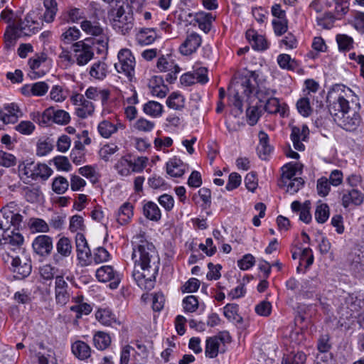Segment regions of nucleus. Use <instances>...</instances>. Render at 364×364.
Returning <instances> with one entry per match:
<instances>
[{
    "mask_svg": "<svg viewBox=\"0 0 364 364\" xmlns=\"http://www.w3.org/2000/svg\"><path fill=\"white\" fill-rule=\"evenodd\" d=\"M117 130V129L114 124L106 120L102 121L98 125L99 133L104 138H109Z\"/></svg>",
    "mask_w": 364,
    "mask_h": 364,
    "instance_id": "44",
    "label": "nucleus"
},
{
    "mask_svg": "<svg viewBox=\"0 0 364 364\" xmlns=\"http://www.w3.org/2000/svg\"><path fill=\"white\" fill-rule=\"evenodd\" d=\"M255 263V257L251 254L245 255L241 259L237 261V265L242 270L249 269Z\"/></svg>",
    "mask_w": 364,
    "mask_h": 364,
    "instance_id": "57",
    "label": "nucleus"
},
{
    "mask_svg": "<svg viewBox=\"0 0 364 364\" xmlns=\"http://www.w3.org/2000/svg\"><path fill=\"white\" fill-rule=\"evenodd\" d=\"M83 296H77L75 298L76 304L70 307V310L76 313V319L80 318L83 315H88L92 311V307L90 304L85 303Z\"/></svg>",
    "mask_w": 364,
    "mask_h": 364,
    "instance_id": "21",
    "label": "nucleus"
},
{
    "mask_svg": "<svg viewBox=\"0 0 364 364\" xmlns=\"http://www.w3.org/2000/svg\"><path fill=\"white\" fill-rule=\"evenodd\" d=\"M32 246L36 254L43 257H46L52 252L53 240L48 235H41L34 239Z\"/></svg>",
    "mask_w": 364,
    "mask_h": 364,
    "instance_id": "11",
    "label": "nucleus"
},
{
    "mask_svg": "<svg viewBox=\"0 0 364 364\" xmlns=\"http://www.w3.org/2000/svg\"><path fill=\"white\" fill-rule=\"evenodd\" d=\"M73 47L77 65H85L93 58V50L88 43L78 41L73 44Z\"/></svg>",
    "mask_w": 364,
    "mask_h": 364,
    "instance_id": "10",
    "label": "nucleus"
},
{
    "mask_svg": "<svg viewBox=\"0 0 364 364\" xmlns=\"http://www.w3.org/2000/svg\"><path fill=\"white\" fill-rule=\"evenodd\" d=\"M96 319L105 326H112L117 322L115 316L107 309H99L95 314Z\"/></svg>",
    "mask_w": 364,
    "mask_h": 364,
    "instance_id": "28",
    "label": "nucleus"
},
{
    "mask_svg": "<svg viewBox=\"0 0 364 364\" xmlns=\"http://www.w3.org/2000/svg\"><path fill=\"white\" fill-rule=\"evenodd\" d=\"M223 341V338L220 336L208 337L205 342V356L210 358H215L219 353H224L225 350L220 348Z\"/></svg>",
    "mask_w": 364,
    "mask_h": 364,
    "instance_id": "16",
    "label": "nucleus"
},
{
    "mask_svg": "<svg viewBox=\"0 0 364 364\" xmlns=\"http://www.w3.org/2000/svg\"><path fill=\"white\" fill-rule=\"evenodd\" d=\"M264 109L269 114L279 113L282 117L284 116L285 108L279 104L278 98L273 97L265 101Z\"/></svg>",
    "mask_w": 364,
    "mask_h": 364,
    "instance_id": "32",
    "label": "nucleus"
},
{
    "mask_svg": "<svg viewBox=\"0 0 364 364\" xmlns=\"http://www.w3.org/2000/svg\"><path fill=\"white\" fill-rule=\"evenodd\" d=\"M143 214L147 219L152 221H159L161 217L159 208L152 201H148L144 203Z\"/></svg>",
    "mask_w": 364,
    "mask_h": 364,
    "instance_id": "23",
    "label": "nucleus"
},
{
    "mask_svg": "<svg viewBox=\"0 0 364 364\" xmlns=\"http://www.w3.org/2000/svg\"><path fill=\"white\" fill-rule=\"evenodd\" d=\"M68 284L64 280L63 277H55V299L58 304L65 305L69 300L70 294L68 292Z\"/></svg>",
    "mask_w": 364,
    "mask_h": 364,
    "instance_id": "17",
    "label": "nucleus"
},
{
    "mask_svg": "<svg viewBox=\"0 0 364 364\" xmlns=\"http://www.w3.org/2000/svg\"><path fill=\"white\" fill-rule=\"evenodd\" d=\"M75 245L77 257L82 267L88 266L90 264L91 250L88 246L85 235L78 232L75 236Z\"/></svg>",
    "mask_w": 364,
    "mask_h": 364,
    "instance_id": "8",
    "label": "nucleus"
},
{
    "mask_svg": "<svg viewBox=\"0 0 364 364\" xmlns=\"http://www.w3.org/2000/svg\"><path fill=\"white\" fill-rule=\"evenodd\" d=\"M315 364H333L332 354L329 351L319 352L316 356Z\"/></svg>",
    "mask_w": 364,
    "mask_h": 364,
    "instance_id": "64",
    "label": "nucleus"
},
{
    "mask_svg": "<svg viewBox=\"0 0 364 364\" xmlns=\"http://www.w3.org/2000/svg\"><path fill=\"white\" fill-rule=\"evenodd\" d=\"M304 181L302 178H294L293 179L288 180L287 183H283L284 186L287 187V192L291 194L296 193L304 185Z\"/></svg>",
    "mask_w": 364,
    "mask_h": 364,
    "instance_id": "49",
    "label": "nucleus"
},
{
    "mask_svg": "<svg viewBox=\"0 0 364 364\" xmlns=\"http://www.w3.org/2000/svg\"><path fill=\"white\" fill-rule=\"evenodd\" d=\"M69 187L68 181L63 176H58L53 179L52 190L57 194H63Z\"/></svg>",
    "mask_w": 364,
    "mask_h": 364,
    "instance_id": "40",
    "label": "nucleus"
},
{
    "mask_svg": "<svg viewBox=\"0 0 364 364\" xmlns=\"http://www.w3.org/2000/svg\"><path fill=\"white\" fill-rule=\"evenodd\" d=\"M115 168L119 174L123 176H127L130 174V160L125 157H122L120 160L116 164Z\"/></svg>",
    "mask_w": 364,
    "mask_h": 364,
    "instance_id": "48",
    "label": "nucleus"
},
{
    "mask_svg": "<svg viewBox=\"0 0 364 364\" xmlns=\"http://www.w3.org/2000/svg\"><path fill=\"white\" fill-rule=\"evenodd\" d=\"M330 185L331 183H329L328 180L326 178L322 177L319 178L317 181L316 186L318 194L321 197L326 196L331 190Z\"/></svg>",
    "mask_w": 364,
    "mask_h": 364,
    "instance_id": "50",
    "label": "nucleus"
},
{
    "mask_svg": "<svg viewBox=\"0 0 364 364\" xmlns=\"http://www.w3.org/2000/svg\"><path fill=\"white\" fill-rule=\"evenodd\" d=\"M300 165L297 163H289L282 167L283 173L282 175V183H287L288 180L296 178V172L300 168Z\"/></svg>",
    "mask_w": 364,
    "mask_h": 364,
    "instance_id": "31",
    "label": "nucleus"
},
{
    "mask_svg": "<svg viewBox=\"0 0 364 364\" xmlns=\"http://www.w3.org/2000/svg\"><path fill=\"white\" fill-rule=\"evenodd\" d=\"M258 137L259 144L257 148V154L260 159L265 160L272 150L271 146L269 144V136L264 132L260 131Z\"/></svg>",
    "mask_w": 364,
    "mask_h": 364,
    "instance_id": "20",
    "label": "nucleus"
},
{
    "mask_svg": "<svg viewBox=\"0 0 364 364\" xmlns=\"http://www.w3.org/2000/svg\"><path fill=\"white\" fill-rule=\"evenodd\" d=\"M279 65L288 70H294L299 67V63L288 54H280L277 57Z\"/></svg>",
    "mask_w": 364,
    "mask_h": 364,
    "instance_id": "29",
    "label": "nucleus"
},
{
    "mask_svg": "<svg viewBox=\"0 0 364 364\" xmlns=\"http://www.w3.org/2000/svg\"><path fill=\"white\" fill-rule=\"evenodd\" d=\"M320 284V279L316 277L303 279L299 291V296L304 299L312 298Z\"/></svg>",
    "mask_w": 364,
    "mask_h": 364,
    "instance_id": "15",
    "label": "nucleus"
},
{
    "mask_svg": "<svg viewBox=\"0 0 364 364\" xmlns=\"http://www.w3.org/2000/svg\"><path fill=\"white\" fill-rule=\"evenodd\" d=\"M48 85L45 82L33 83L31 87V92L34 96H43L48 90Z\"/></svg>",
    "mask_w": 364,
    "mask_h": 364,
    "instance_id": "54",
    "label": "nucleus"
},
{
    "mask_svg": "<svg viewBox=\"0 0 364 364\" xmlns=\"http://www.w3.org/2000/svg\"><path fill=\"white\" fill-rule=\"evenodd\" d=\"M143 110L146 114L157 117L161 115L163 106L157 102L149 101L144 105Z\"/></svg>",
    "mask_w": 364,
    "mask_h": 364,
    "instance_id": "37",
    "label": "nucleus"
},
{
    "mask_svg": "<svg viewBox=\"0 0 364 364\" xmlns=\"http://www.w3.org/2000/svg\"><path fill=\"white\" fill-rule=\"evenodd\" d=\"M118 63H114V68L119 73H124L129 81L134 76L135 58L129 49H122L118 53Z\"/></svg>",
    "mask_w": 364,
    "mask_h": 364,
    "instance_id": "4",
    "label": "nucleus"
},
{
    "mask_svg": "<svg viewBox=\"0 0 364 364\" xmlns=\"http://www.w3.org/2000/svg\"><path fill=\"white\" fill-rule=\"evenodd\" d=\"M70 156L72 161L76 165H80L85 161V151L83 150L73 149Z\"/></svg>",
    "mask_w": 364,
    "mask_h": 364,
    "instance_id": "63",
    "label": "nucleus"
},
{
    "mask_svg": "<svg viewBox=\"0 0 364 364\" xmlns=\"http://www.w3.org/2000/svg\"><path fill=\"white\" fill-rule=\"evenodd\" d=\"M342 205L347 208L350 205H360L364 200V194L360 191L353 188L343 193L342 196Z\"/></svg>",
    "mask_w": 364,
    "mask_h": 364,
    "instance_id": "18",
    "label": "nucleus"
},
{
    "mask_svg": "<svg viewBox=\"0 0 364 364\" xmlns=\"http://www.w3.org/2000/svg\"><path fill=\"white\" fill-rule=\"evenodd\" d=\"M31 228L37 232H46L48 231V224L42 219L34 218L31 220Z\"/></svg>",
    "mask_w": 364,
    "mask_h": 364,
    "instance_id": "62",
    "label": "nucleus"
},
{
    "mask_svg": "<svg viewBox=\"0 0 364 364\" xmlns=\"http://www.w3.org/2000/svg\"><path fill=\"white\" fill-rule=\"evenodd\" d=\"M154 127V122L144 118H139L134 124V128L140 132H151Z\"/></svg>",
    "mask_w": 364,
    "mask_h": 364,
    "instance_id": "52",
    "label": "nucleus"
},
{
    "mask_svg": "<svg viewBox=\"0 0 364 364\" xmlns=\"http://www.w3.org/2000/svg\"><path fill=\"white\" fill-rule=\"evenodd\" d=\"M247 122L250 126L255 125L260 117V112L257 107H250L246 111Z\"/></svg>",
    "mask_w": 364,
    "mask_h": 364,
    "instance_id": "51",
    "label": "nucleus"
},
{
    "mask_svg": "<svg viewBox=\"0 0 364 364\" xmlns=\"http://www.w3.org/2000/svg\"><path fill=\"white\" fill-rule=\"evenodd\" d=\"M202 38L196 33L188 35L186 40L179 47V51L183 55H190L196 52L200 46Z\"/></svg>",
    "mask_w": 364,
    "mask_h": 364,
    "instance_id": "12",
    "label": "nucleus"
},
{
    "mask_svg": "<svg viewBox=\"0 0 364 364\" xmlns=\"http://www.w3.org/2000/svg\"><path fill=\"white\" fill-rule=\"evenodd\" d=\"M16 164V159L13 154L0 151V165L9 168L14 166Z\"/></svg>",
    "mask_w": 364,
    "mask_h": 364,
    "instance_id": "56",
    "label": "nucleus"
},
{
    "mask_svg": "<svg viewBox=\"0 0 364 364\" xmlns=\"http://www.w3.org/2000/svg\"><path fill=\"white\" fill-rule=\"evenodd\" d=\"M348 101L341 95H339L336 102L329 106V112L334 117V121L337 122L341 118L348 114L349 111Z\"/></svg>",
    "mask_w": 364,
    "mask_h": 364,
    "instance_id": "13",
    "label": "nucleus"
},
{
    "mask_svg": "<svg viewBox=\"0 0 364 364\" xmlns=\"http://www.w3.org/2000/svg\"><path fill=\"white\" fill-rule=\"evenodd\" d=\"M72 243L68 237H63L60 238L56 244V250L58 254L64 257L70 255L72 252Z\"/></svg>",
    "mask_w": 364,
    "mask_h": 364,
    "instance_id": "34",
    "label": "nucleus"
},
{
    "mask_svg": "<svg viewBox=\"0 0 364 364\" xmlns=\"http://www.w3.org/2000/svg\"><path fill=\"white\" fill-rule=\"evenodd\" d=\"M306 360V356L303 352H291L283 358L282 364H304Z\"/></svg>",
    "mask_w": 364,
    "mask_h": 364,
    "instance_id": "36",
    "label": "nucleus"
},
{
    "mask_svg": "<svg viewBox=\"0 0 364 364\" xmlns=\"http://www.w3.org/2000/svg\"><path fill=\"white\" fill-rule=\"evenodd\" d=\"M246 38L255 50H264L268 48L267 42L264 36L258 35L254 30L247 31Z\"/></svg>",
    "mask_w": 364,
    "mask_h": 364,
    "instance_id": "19",
    "label": "nucleus"
},
{
    "mask_svg": "<svg viewBox=\"0 0 364 364\" xmlns=\"http://www.w3.org/2000/svg\"><path fill=\"white\" fill-rule=\"evenodd\" d=\"M96 277L101 282H110L109 286L112 289H117L121 282V274L109 265H105L97 269Z\"/></svg>",
    "mask_w": 364,
    "mask_h": 364,
    "instance_id": "7",
    "label": "nucleus"
},
{
    "mask_svg": "<svg viewBox=\"0 0 364 364\" xmlns=\"http://www.w3.org/2000/svg\"><path fill=\"white\" fill-rule=\"evenodd\" d=\"M99 38H95L92 41V43L93 45H97V53H102L104 51H107L108 48V38L102 33L100 36H98Z\"/></svg>",
    "mask_w": 364,
    "mask_h": 364,
    "instance_id": "60",
    "label": "nucleus"
},
{
    "mask_svg": "<svg viewBox=\"0 0 364 364\" xmlns=\"http://www.w3.org/2000/svg\"><path fill=\"white\" fill-rule=\"evenodd\" d=\"M72 351L80 360L89 358L91 352L90 346L81 341H76L73 344Z\"/></svg>",
    "mask_w": 364,
    "mask_h": 364,
    "instance_id": "27",
    "label": "nucleus"
},
{
    "mask_svg": "<svg viewBox=\"0 0 364 364\" xmlns=\"http://www.w3.org/2000/svg\"><path fill=\"white\" fill-rule=\"evenodd\" d=\"M53 163L58 170L69 171L72 167L66 156H58L53 159Z\"/></svg>",
    "mask_w": 364,
    "mask_h": 364,
    "instance_id": "53",
    "label": "nucleus"
},
{
    "mask_svg": "<svg viewBox=\"0 0 364 364\" xmlns=\"http://www.w3.org/2000/svg\"><path fill=\"white\" fill-rule=\"evenodd\" d=\"M90 74L96 79L102 80L107 75V65L101 62L94 63L90 68Z\"/></svg>",
    "mask_w": 364,
    "mask_h": 364,
    "instance_id": "43",
    "label": "nucleus"
},
{
    "mask_svg": "<svg viewBox=\"0 0 364 364\" xmlns=\"http://www.w3.org/2000/svg\"><path fill=\"white\" fill-rule=\"evenodd\" d=\"M94 105L92 102L85 99V102L75 109V114L77 117L85 119L94 112Z\"/></svg>",
    "mask_w": 364,
    "mask_h": 364,
    "instance_id": "41",
    "label": "nucleus"
},
{
    "mask_svg": "<svg viewBox=\"0 0 364 364\" xmlns=\"http://www.w3.org/2000/svg\"><path fill=\"white\" fill-rule=\"evenodd\" d=\"M15 129L25 135L31 134L35 129V125L30 121H22L15 127Z\"/></svg>",
    "mask_w": 364,
    "mask_h": 364,
    "instance_id": "55",
    "label": "nucleus"
},
{
    "mask_svg": "<svg viewBox=\"0 0 364 364\" xmlns=\"http://www.w3.org/2000/svg\"><path fill=\"white\" fill-rule=\"evenodd\" d=\"M12 271L17 274V279H23L27 277L31 272L32 266L30 258L23 254L20 256H11Z\"/></svg>",
    "mask_w": 364,
    "mask_h": 364,
    "instance_id": "9",
    "label": "nucleus"
},
{
    "mask_svg": "<svg viewBox=\"0 0 364 364\" xmlns=\"http://www.w3.org/2000/svg\"><path fill=\"white\" fill-rule=\"evenodd\" d=\"M24 23L25 22H21V19H20L13 26H10L6 29L4 34L6 43H12L20 38L21 34L30 36L40 30L39 26H34L31 28V25L23 26Z\"/></svg>",
    "mask_w": 364,
    "mask_h": 364,
    "instance_id": "5",
    "label": "nucleus"
},
{
    "mask_svg": "<svg viewBox=\"0 0 364 364\" xmlns=\"http://www.w3.org/2000/svg\"><path fill=\"white\" fill-rule=\"evenodd\" d=\"M183 305L185 312H195L198 308V299L193 295L188 296L183 299Z\"/></svg>",
    "mask_w": 364,
    "mask_h": 364,
    "instance_id": "46",
    "label": "nucleus"
},
{
    "mask_svg": "<svg viewBox=\"0 0 364 364\" xmlns=\"http://www.w3.org/2000/svg\"><path fill=\"white\" fill-rule=\"evenodd\" d=\"M156 38L154 28H143L136 35V40L141 45H149L152 43Z\"/></svg>",
    "mask_w": 364,
    "mask_h": 364,
    "instance_id": "26",
    "label": "nucleus"
},
{
    "mask_svg": "<svg viewBox=\"0 0 364 364\" xmlns=\"http://www.w3.org/2000/svg\"><path fill=\"white\" fill-rule=\"evenodd\" d=\"M132 258L135 264L132 273L134 279L140 288L151 289L159 270V259L154 246L147 241H141L136 248H133Z\"/></svg>",
    "mask_w": 364,
    "mask_h": 364,
    "instance_id": "1",
    "label": "nucleus"
},
{
    "mask_svg": "<svg viewBox=\"0 0 364 364\" xmlns=\"http://www.w3.org/2000/svg\"><path fill=\"white\" fill-rule=\"evenodd\" d=\"M330 210L326 203L318 205L315 211V219L318 223H324L329 218Z\"/></svg>",
    "mask_w": 364,
    "mask_h": 364,
    "instance_id": "42",
    "label": "nucleus"
},
{
    "mask_svg": "<svg viewBox=\"0 0 364 364\" xmlns=\"http://www.w3.org/2000/svg\"><path fill=\"white\" fill-rule=\"evenodd\" d=\"M336 39L340 51H348L353 48V39L346 34H338Z\"/></svg>",
    "mask_w": 364,
    "mask_h": 364,
    "instance_id": "38",
    "label": "nucleus"
},
{
    "mask_svg": "<svg viewBox=\"0 0 364 364\" xmlns=\"http://www.w3.org/2000/svg\"><path fill=\"white\" fill-rule=\"evenodd\" d=\"M277 93V90L270 89L265 86H258V90L256 92V95L260 102H265L267 100L273 98Z\"/></svg>",
    "mask_w": 364,
    "mask_h": 364,
    "instance_id": "45",
    "label": "nucleus"
},
{
    "mask_svg": "<svg viewBox=\"0 0 364 364\" xmlns=\"http://www.w3.org/2000/svg\"><path fill=\"white\" fill-rule=\"evenodd\" d=\"M81 28L87 34L98 36L103 33V28L98 22L85 20L81 23Z\"/></svg>",
    "mask_w": 364,
    "mask_h": 364,
    "instance_id": "30",
    "label": "nucleus"
},
{
    "mask_svg": "<svg viewBox=\"0 0 364 364\" xmlns=\"http://www.w3.org/2000/svg\"><path fill=\"white\" fill-rule=\"evenodd\" d=\"M53 171L46 164H35V175L33 174V180L41 178L43 181L47 180L51 175Z\"/></svg>",
    "mask_w": 364,
    "mask_h": 364,
    "instance_id": "39",
    "label": "nucleus"
},
{
    "mask_svg": "<svg viewBox=\"0 0 364 364\" xmlns=\"http://www.w3.org/2000/svg\"><path fill=\"white\" fill-rule=\"evenodd\" d=\"M80 36V31L75 27H70L61 36L62 40L65 43H70L72 41H76Z\"/></svg>",
    "mask_w": 364,
    "mask_h": 364,
    "instance_id": "47",
    "label": "nucleus"
},
{
    "mask_svg": "<svg viewBox=\"0 0 364 364\" xmlns=\"http://www.w3.org/2000/svg\"><path fill=\"white\" fill-rule=\"evenodd\" d=\"M166 172L172 177H181L184 174L183 164L179 159H172L166 164Z\"/></svg>",
    "mask_w": 364,
    "mask_h": 364,
    "instance_id": "24",
    "label": "nucleus"
},
{
    "mask_svg": "<svg viewBox=\"0 0 364 364\" xmlns=\"http://www.w3.org/2000/svg\"><path fill=\"white\" fill-rule=\"evenodd\" d=\"M287 23V19L273 20L274 31L277 36H280L287 32L288 28Z\"/></svg>",
    "mask_w": 364,
    "mask_h": 364,
    "instance_id": "59",
    "label": "nucleus"
},
{
    "mask_svg": "<svg viewBox=\"0 0 364 364\" xmlns=\"http://www.w3.org/2000/svg\"><path fill=\"white\" fill-rule=\"evenodd\" d=\"M39 117L41 124H46L51 122L58 124H67L70 120L68 112L63 109H56L53 107L45 109Z\"/></svg>",
    "mask_w": 364,
    "mask_h": 364,
    "instance_id": "6",
    "label": "nucleus"
},
{
    "mask_svg": "<svg viewBox=\"0 0 364 364\" xmlns=\"http://www.w3.org/2000/svg\"><path fill=\"white\" fill-rule=\"evenodd\" d=\"M15 207L16 204L11 202L0 210V245H7L8 249L13 250L16 247L20 249L23 243V237L15 232L23 219L21 215L14 213Z\"/></svg>",
    "mask_w": 364,
    "mask_h": 364,
    "instance_id": "2",
    "label": "nucleus"
},
{
    "mask_svg": "<svg viewBox=\"0 0 364 364\" xmlns=\"http://www.w3.org/2000/svg\"><path fill=\"white\" fill-rule=\"evenodd\" d=\"M296 107L299 112L304 117H307L311 113V107L308 98H302L298 100Z\"/></svg>",
    "mask_w": 364,
    "mask_h": 364,
    "instance_id": "61",
    "label": "nucleus"
},
{
    "mask_svg": "<svg viewBox=\"0 0 364 364\" xmlns=\"http://www.w3.org/2000/svg\"><path fill=\"white\" fill-rule=\"evenodd\" d=\"M133 216V206L130 203H124L119 209L117 220L120 225L128 223Z\"/></svg>",
    "mask_w": 364,
    "mask_h": 364,
    "instance_id": "25",
    "label": "nucleus"
},
{
    "mask_svg": "<svg viewBox=\"0 0 364 364\" xmlns=\"http://www.w3.org/2000/svg\"><path fill=\"white\" fill-rule=\"evenodd\" d=\"M113 29L122 35L128 34L134 26V13L126 0H119L108 11Z\"/></svg>",
    "mask_w": 364,
    "mask_h": 364,
    "instance_id": "3",
    "label": "nucleus"
},
{
    "mask_svg": "<svg viewBox=\"0 0 364 364\" xmlns=\"http://www.w3.org/2000/svg\"><path fill=\"white\" fill-rule=\"evenodd\" d=\"M360 122V115L355 112H353L352 115L348 112L343 118H341L337 121V123L341 127L349 131L355 129L359 125Z\"/></svg>",
    "mask_w": 364,
    "mask_h": 364,
    "instance_id": "22",
    "label": "nucleus"
},
{
    "mask_svg": "<svg viewBox=\"0 0 364 364\" xmlns=\"http://www.w3.org/2000/svg\"><path fill=\"white\" fill-rule=\"evenodd\" d=\"M35 171V164L33 161H26L18 165L19 176L21 179L31 178L33 180Z\"/></svg>",
    "mask_w": 364,
    "mask_h": 364,
    "instance_id": "35",
    "label": "nucleus"
},
{
    "mask_svg": "<svg viewBox=\"0 0 364 364\" xmlns=\"http://www.w3.org/2000/svg\"><path fill=\"white\" fill-rule=\"evenodd\" d=\"M146 157H138L134 161L130 160V168L132 172H141L146 166Z\"/></svg>",
    "mask_w": 364,
    "mask_h": 364,
    "instance_id": "58",
    "label": "nucleus"
},
{
    "mask_svg": "<svg viewBox=\"0 0 364 364\" xmlns=\"http://www.w3.org/2000/svg\"><path fill=\"white\" fill-rule=\"evenodd\" d=\"M309 130L306 124H303L301 127H293L291 128V139L293 141L294 147L298 151H304L305 149L304 145L301 143L302 141H306L308 138Z\"/></svg>",
    "mask_w": 364,
    "mask_h": 364,
    "instance_id": "14",
    "label": "nucleus"
},
{
    "mask_svg": "<svg viewBox=\"0 0 364 364\" xmlns=\"http://www.w3.org/2000/svg\"><path fill=\"white\" fill-rule=\"evenodd\" d=\"M93 342L97 349L105 350L110 345L111 338L107 333L98 331L93 337Z\"/></svg>",
    "mask_w": 364,
    "mask_h": 364,
    "instance_id": "33",
    "label": "nucleus"
}]
</instances>
